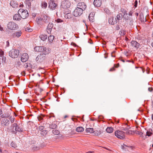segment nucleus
<instances>
[{
	"instance_id": "obj_1",
	"label": "nucleus",
	"mask_w": 153,
	"mask_h": 153,
	"mask_svg": "<svg viewBox=\"0 0 153 153\" xmlns=\"http://www.w3.org/2000/svg\"><path fill=\"white\" fill-rule=\"evenodd\" d=\"M49 19V17L48 16L44 14L41 16H39L37 18L36 21L38 24L42 25L45 23H47L48 22Z\"/></svg>"
},
{
	"instance_id": "obj_2",
	"label": "nucleus",
	"mask_w": 153,
	"mask_h": 153,
	"mask_svg": "<svg viewBox=\"0 0 153 153\" xmlns=\"http://www.w3.org/2000/svg\"><path fill=\"white\" fill-rule=\"evenodd\" d=\"M34 49L35 51L42 53L45 55L48 54L51 52L49 48L43 46L36 47Z\"/></svg>"
},
{
	"instance_id": "obj_3",
	"label": "nucleus",
	"mask_w": 153,
	"mask_h": 153,
	"mask_svg": "<svg viewBox=\"0 0 153 153\" xmlns=\"http://www.w3.org/2000/svg\"><path fill=\"white\" fill-rule=\"evenodd\" d=\"M132 13V11H130L128 14L127 13L124 14L123 16L124 19L125 20H127L128 23H129V25L131 26L133 25L134 22L133 19L131 17Z\"/></svg>"
},
{
	"instance_id": "obj_4",
	"label": "nucleus",
	"mask_w": 153,
	"mask_h": 153,
	"mask_svg": "<svg viewBox=\"0 0 153 153\" xmlns=\"http://www.w3.org/2000/svg\"><path fill=\"white\" fill-rule=\"evenodd\" d=\"M18 13L21 16V18L23 19L26 18L29 16V13L27 11L23 9H19L18 11Z\"/></svg>"
},
{
	"instance_id": "obj_5",
	"label": "nucleus",
	"mask_w": 153,
	"mask_h": 153,
	"mask_svg": "<svg viewBox=\"0 0 153 153\" xmlns=\"http://www.w3.org/2000/svg\"><path fill=\"white\" fill-rule=\"evenodd\" d=\"M7 28L11 30H16L19 28L18 25L13 22H10L7 24Z\"/></svg>"
},
{
	"instance_id": "obj_6",
	"label": "nucleus",
	"mask_w": 153,
	"mask_h": 153,
	"mask_svg": "<svg viewBox=\"0 0 153 153\" xmlns=\"http://www.w3.org/2000/svg\"><path fill=\"white\" fill-rule=\"evenodd\" d=\"M19 53V50L13 49L9 52V55L12 58H16L18 57Z\"/></svg>"
},
{
	"instance_id": "obj_7",
	"label": "nucleus",
	"mask_w": 153,
	"mask_h": 153,
	"mask_svg": "<svg viewBox=\"0 0 153 153\" xmlns=\"http://www.w3.org/2000/svg\"><path fill=\"white\" fill-rule=\"evenodd\" d=\"M115 135L117 138L121 139H124L125 137L124 132L121 131H116L115 132Z\"/></svg>"
},
{
	"instance_id": "obj_8",
	"label": "nucleus",
	"mask_w": 153,
	"mask_h": 153,
	"mask_svg": "<svg viewBox=\"0 0 153 153\" xmlns=\"http://www.w3.org/2000/svg\"><path fill=\"white\" fill-rule=\"evenodd\" d=\"M46 58L45 55L44 54H40L38 55L36 58V60L38 63L43 62Z\"/></svg>"
},
{
	"instance_id": "obj_9",
	"label": "nucleus",
	"mask_w": 153,
	"mask_h": 153,
	"mask_svg": "<svg viewBox=\"0 0 153 153\" xmlns=\"http://www.w3.org/2000/svg\"><path fill=\"white\" fill-rule=\"evenodd\" d=\"M83 12L82 10L76 7L73 13V14L75 17H77L81 16Z\"/></svg>"
},
{
	"instance_id": "obj_10",
	"label": "nucleus",
	"mask_w": 153,
	"mask_h": 153,
	"mask_svg": "<svg viewBox=\"0 0 153 153\" xmlns=\"http://www.w3.org/2000/svg\"><path fill=\"white\" fill-rule=\"evenodd\" d=\"M71 5V3L68 0H64L62 2L61 7L63 8H68L70 7Z\"/></svg>"
},
{
	"instance_id": "obj_11",
	"label": "nucleus",
	"mask_w": 153,
	"mask_h": 153,
	"mask_svg": "<svg viewBox=\"0 0 153 153\" xmlns=\"http://www.w3.org/2000/svg\"><path fill=\"white\" fill-rule=\"evenodd\" d=\"M76 7L82 10V11H83V10H84L86 9L87 6L85 3L81 2L78 4Z\"/></svg>"
},
{
	"instance_id": "obj_12",
	"label": "nucleus",
	"mask_w": 153,
	"mask_h": 153,
	"mask_svg": "<svg viewBox=\"0 0 153 153\" xmlns=\"http://www.w3.org/2000/svg\"><path fill=\"white\" fill-rule=\"evenodd\" d=\"M131 44L132 47L135 49H137L140 46V44L135 41H132Z\"/></svg>"
},
{
	"instance_id": "obj_13",
	"label": "nucleus",
	"mask_w": 153,
	"mask_h": 153,
	"mask_svg": "<svg viewBox=\"0 0 153 153\" xmlns=\"http://www.w3.org/2000/svg\"><path fill=\"white\" fill-rule=\"evenodd\" d=\"M29 58V56L26 53H24L21 56V61L23 62H26Z\"/></svg>"
},
{
	"instance_id": "obj_14",
	"label": "nucleus",
	"mask_w": 153,
	"mask_h": 153,
	"mask_svg": "<svg viewBox=\"0 0 153 153\" xmlns=\"http://www.w3.org/2000/svg\"><path fill=\"white\" fill-rule=\"evenodd\" d=\"M57 4L54 2L53 1H51L50 2L49 5V7L52 10H55L57 7Z\"/></svg>"
},
{
	"instance_id": "obj_15",
	"label": "nucleus",
	"mask_w": 153,
	"mask_h": 153,
	"mask_svg": "<svg viewBox=\"0 0 153 153\" xmlns=\"http://www.w3.org/2000/svg\"><path fill=\"white\" fill-rule=\"evenodd\" d=\"M13 128H15V130L16 131L20 132L22 131V129L16 123H14L13 125Z\"/></svg>"
},
{
	"instance_id": "obj_16",
	"label": "nucleus",
	"mask_w": 153,
	"mask_h": 153,
	"mask_svg": "<svg viewBox=\"0 0 153 153\" xmlns=\"http://www.w3.org/2000/svg\"><path fill=\"white\" fill-rule=\"evenodd\" d=\"M102 4L101 0H94V4L95 6L99 7L101 6Z\"/></svg>"
},
{
	"instance_id": "obj_17",
	"label": "nucleus",
	"mask_w": 153,
	"mask_h": 153,
	"mask_svg": "<svg viewBox=\"0 0 153 153\" xmlns=\"http://www.w3.org/2000/svg\"><path fill=\"white\" fill-rule=\"evenodd\" d=\"M1 122L2 124L5 126L8 125L9 123L8 120L6 118H3Z\"/></svg>"
},
{
	"instance_id": "obj_18",
	"label": "nucleus",
	"mask_w": 153,
	"mask_h": 153,
	"mask_svg": "<svg viewBox=\"0 0 153 153\" xmlns=\"http://www.w3.org/2000/svg\"><path fill=\"white\" fill-rule=\"evenodd\" d=\"M94 12L91 13L88 16V19L91 22H93L94 20Z\"/></svg>"
},
{
	"instance_id": "obj_19",
	"label": "nucleus",
	"mask_w": 153,
	"mask_h": 153,
	"mask_svg": "<svg viewBox=\"0 0 153 153\" xmlns=\"http://www.w3.org/2000/svg\"><path fill=\"white\" fill-rule=\"evenodd\" d=\"M21 32L20 31L13 33L12 34V36L13 37H17L19 38L21 36Z\"/></svg>"
},
{
	"instance_id": "obj_20",
	"label": "nucleus",
	"mask_w": 153,
	"mask_h": 153,
	"mask_svg": "<svg viewBox=\"0 0 153 153\" xmlns=\"http://www.w3.org/2000/svg\"><path fill=\"white\" fill-rule=\"evenodd\" d=\"M21 16L18 13V14H15L13 17V19L16 21H19L21 20Z\"/></svg>"
},
{
	"instance_id": "obj_21",
	"label": "nucleus",
	"mask_w": 153,
	"mask_h": 153,
	"mask_svg": "<svg viewBox=\"0 0 153 153\" xmlns=\"http://www.w3.org/2000/svg\"><path fill=\"white\" fill-rule=\"evenodd\" d=\"M108 22L110 24L113 25L116 23L117 22V21L115 19H114V18L112 17L110 19H109L108 20Z\"/></svg>"
},
{
	"instance_id": "obj_22",
	"label": "nucleus",
	"mask_w": 153,
	"mask_h": 153,
	"mask_svg": "<svg viewBox=\"0 0 153 153\" xmlns=\"http://www.w3.org/2000/svg\"><path fill=\"white\" fill-rule=\"evenodd\" d=\"M34 0H25V3L28 5L29 7H30L31 5V3H32L33 1H34Z\"/></svg>"
},
{
	"instance_id": "obj_23",
	"label": "nucleus",
	"mask_w": 153,
	"mask_h": 153,
	"mask_svg": "<svg viewBox=\"0 0 153 153\" xmlns=\"http://www.w3.org/2000/svg\"><path fill=\"white\" fill-rule=\"evenodd\" d=\"M39 37L42 40L44 41L47 39V36L45 34H42Z\"/></svg>"
},
{
	"instance_id": "obj_24",
	"label": "nucleus",
	"mask_w": 153,
	"mask_h": 153,
	"mask_svg": "<svg viewBox=\"0 0 153 153\" xmlns=\"http://www.w3.org/2000/svg\"><path fill=\"white\" fill-rule=\"evenodd\" d=\"M24 67L25 68L29 69L31 68L32 65L29 63H26L25 64Z\"/></svg>"
},
{
	"instance_id": "obj_25",
	"label": "nucleus",
	"mask_w": 153,
	"mask_h": 153,
	"mask_svg": "<svg viewBox=\"0 0 153 153\" xmlns=\"http://www.w3.org/2000/svg\"><path fill=\"white\" fill-rule=\"evenodd\" d=\"M106 131L108 133H111L113 132L114 129L111 127H108L106 129Z\"/></svg>"
},
{
	"instance_id": "obj_26",
	"label": "nucleus",
	"mask_w": 153,
	"mask_h": 153,
	"mask_svg": "<svg viewBox=\"0 0 153 153\" xmlns=\"http://www.w3.org/2000/svg\"><path fill=\"white\" fill-rule=\"evenodd\" d=\"M54 37L52 35H50L48 38V40L49 42L52 43L54 39Z\"/></svg>"
},
{
	"instance_id": "obj_27",
	"label": "nucleus",
	"mask_w": 153,
	"mask_h": 153,
	"mask_svg": "<svg viewBox=\"0 0 153 153\" xmlns=\"http://www.w3.org/2000/svg\"><path fill=\"white\" fill-rule=\"evenodd\" d=\"M84 130V128L82 127H79L76 129V131L78 132H82Z\"/></svg>"
},
{
	"instance_id": "obj_28",
	"label": "nucleus",
	"mask_w": 153,
	"mask_h": 153,
	"mask_svg": "<svg viewBox=\"0 0 153 153\" xmlns=\"http://www.w3.org/2000/svg\"><path fill=\"white\" fill-rule=\"evenodd\" d=\"M86 131L87 132L92 133L94 132L93 129L92 128H86Z\"/></svg>"
},
{
	"instance_id": "obj_29",
	"label": "nucleus",
	"mask_w": 153,
	"mask_h": 153,
	"mask_svg": "<svg viewBox=\"0 0 153 153\" xmlns=\"http://www.w3.org/2000/svg\"><path fill=\"white\" fill-rule=\"evenodd\" d=\"M123 16L122 14L119 13L117 16V18L118 20H120L122 19Z\"/></svg>"
},
{
	"instance_id": "obj_30",
	"label": "nucleus",
	"mask_w": 153,
	"mask_h": 153,
	"mask_svg": "<svg viewBox=\"0 0 153 153\" xmlns=\"http://www.w3.org/2000/svg\"><path fill=\"white\" fill-rule=\"evenodd\" d=\"M129 127H127V128H125L124 129V130L125 131L126 130V134H131L132 131H131L129 130Z\"/></svg>"
},
{
	"instance_id": "obj_31",
	"label": "nucleus",
	"mask_w": 153,
	"mask_h": 153,
	"mask_svg": "<svg viewBox=\"0 0 153 153\" xmlns=\"http://www.w3.org/2000/svg\"><path fill=\"white\" fill-rule=\"evenodd\" d=\"M10 5L13 7L16 8L17 7L18 4H15L14 1H11L10 2Z\"/></svg>"
},
{
	"instance_id": "obj_32",
	"label": "nucleus",
	"mask_w": 153,
	"mask_h": 153,
	"mask_svg": "<svg viewBox=\"0 0 153 153\" xmlns=\"http://www.w3.org/2000/svg\"><path fill=\"white\" fill-rule=\"evenodd\" d=\"M47 4L46 2L42 1L41 3V7L42 8L45 9L47 7Z\"/></svg>"
},
{
	"instance_id": "obj_33",
	"label": "nucleus",
	"mask_w": 153,
	"mask_h": 153,
	"mask_svg": "<svg viewBox=\"0 0 153 153\" xmlns=\"http://www.w3.org/2000/svg\"><path fill=\"white\" fill-rule=\"evenodd\" d=\"M45 117V115L41 114V115L38 117V120L39 121H41L43 120V117Z\"/></svg>"
},
{
	"instance_id": "obj_34",
	"label": "nucleus",
	"mask_w": 153,
	"mask_h": 153,
	"mask_svg": "<svg viewBox=\"0 0 153 153\" xmlns=\"http://www.w3.org/2000/svg\"><path fill=\"white\" fill-rule=\"evenodd\" d=\"M57 127V125L54 123H53L50 125V128L52 129H55Z\"/></svg>"
},
{
	"instance_id": "obj_35",
	"label": "nucleus",
	"mask_w": 153,
	"mask_h": 153,
	"mask_svg": "<svg viewBox=\"0 0 153 153\" xmlns=\"http://www.w3.org/2000/svg\"><path fill=\"white\" fill-rule=\"evenodd\" d=\"M52 132L53 134L55 135H58L59 133V131L56 129L53 130Z\"/></svg>"
},
{
	"instance_id": "obj_36",
	"label": "nucleus",
	"mask_w": 153,
	"mask_h": 153,
	"mask_svg": "<svg viewBox=\"0 0 153 153\" xmlns=\"http://www.w3.org/2000/svg\"><path fill=\"white\" fill-rule=\"evenodd\" d=\"M40 148L39 147L35 146H34L32 148V150L34 151L38 150Z\"/></svg>"
},
{
	"instance_id": "obj_37",
	"label": "nucleus",
	"mask_w": 153,
	"mask_h": 153,
	"mask_svg": "<svg viewBox=\"0 0 153 153\" xmlns=\"http://www.w3.org/2000/svg\"><path fill=\"white\" fill-rule=\"evenodd\" d=\"M53 24L52 23H50L48 25L47 28L51 29L53 27Z\"/></svg>"
},
{
	"instance_id": "obj_38",
	"label": "nucleus",
	"mask_w": 153,
	"mask_h": 153,
	"mask_svg": "<svg viewBox=\"0 0 153 153\" xmlns=\"http://www.w3.org/2000/svg\"><path fill=\"white\" fill-rule=\"evenodd\" d=\"M48 132L46 130H42V131L40 133L41 134L45 136V135H46L47 134V133Z\"/></svg>"
},
{
	"instance_id": "obj_39",
	"label": "nucleus",
	"mask_w": 153,
	"mask_h": 153,
	"mask_svg": "<svg viewBox=\"0 0 153 153\" xmlns=\"http://www.w3.org/2000/svg\"><path fill=\"white\" fill-rule=\"evenodd\" d=\"M120 11L124 14H126V13H127L126 10L123 8L121 9Z\"/></svg>"
},
{
	"instance_id": "obj_40",
	"label": "nucleus",
	"mask_w": 153,
	"mask_h": 153,
	"mask_svg": "<svg viewBox=\"0 0 153 153\" xmlns=\"http://www.w3.org/2000/svg\"><path fill=\"white\" fill-rule=\"evenodd\" d=\"M11 146L14 148H16L17 146L13 142H12L11 143Z\"/></svg>"
},
{
	"instance_id": "obj_41",
	"label": "nucleus",
	"mask_w": 153,
	"mask_h": 153,
	"mask_svg": "<svg viewBox=\"0 0 153 153\" xmlns=\"http://www.w3.org/2000/svg\"><path fill=\"white\" fill-rule=\"evenodd\" d=\"M4 54V52L1 49H0V56L1 57L3 56Z\"/></svg>"
},
{
	"instance_id": "obj_42",
	"label": "nucleus",
	"mask_w": 153,
	"mask_h": 153,
	"mask_svg": "<svg viewBox=\"0 0 153 153\" xmlns=\"http://www.w3.org/2000/svg\"><path fill=\"white\" fill-rule=\"evenodd\" d=\"M152 134V132L150 131H147L146 132V135L148 136H150Z\"/></svg>"
},
{
	"instance_id": "obj_43",
	"label": "nucleus",
	"mask_w": 153,
	"mask_h": 153,
	"mask_svg": "<svg viewBox=\"0 0 153 153\" xmlns=\"http://www.w3.org/2000/svg\"><path fill=\"white\" fill-rule=\"evenodd\" d=\"M55 21L56 22H57L58 23L61 22H62L63 21L61 19H56Z\"/></svg>"
},
{
	"instance_id": "obj_44",
	"label": "nucleus",
	"mask_w": 153,
	"mask_h": 153,
	"mask_svg": "<svg viewBox=\"0 0 153 153\" xmlns=\"http://www.w3.org/2000/svg\"><path fill=\"white\" fill-rule=\"evenodd\" d=\"M121 35L122 36H124L126 34V32L123 30H122L121 31Z\"/></svg>"
},
{
	"instance_id": "obj_45",
	"label": "nucleus",
	"mask_w": 153,
	"mask_h": 153,
	"mask_svg": "<svg viewBox=\"0 0 153 153\" xmlns=\"http://www.w3.org/2000/svg\"><path fill=\"white\" fill-rule=\"evenodd\" d=\"M25 30L28 32H31L32 30L31 29L26 28L25 29Z\"/></svg>"
},
{
	"instance_id": "obj_46",
	"label": "nucleus",
	"mask_w": 153,
	"mask_h": 153,
	"mask_svg": "<svg viewBox=\"0 0 153 153\" xmlns=\"http://www.w3.org/2000/svg\"><path fill=\"white\" fill-rule=\"evenodd\" d=\"M52 29L47 28V31L48 33H51Z\"/></svg>"
},
{
	"instance_id": "obj_47",
	"label": "nucleus",
	"mask_w": 153,
	"mask_h": 153,
	"mask_svg": "<svg viewBox=\"0 0 153 153\" xmlns=\"http://www.w3.org/2000/svg\"><path fill=\"white\" fill-rule=\"evenodd\" d=\"M1 57H2V62H5L6 61V58L5 57H4V56H2Z\"/></svg>"
},
{
	"instance_id": "obj_48",
	"label": "nucleus",
	"mask_w": 153,
	"mask_h": 153,
	"mask_svg": "<svg viewBox=\"0 0 153 153\" xmlns=\"http://www.w3.org/2000/svg\"><path fill=\"white\" fill-rule=\"evenodd\" d=\"M10 120L11 123H13L14 121V118L11 117L10 118Z\"/></svg>"
},
{
	"instance_id": "obj_49",
	"label": "nucleus",
	"mask_w": 153,
	"mask_h": 153,
	"mask_svg": "<svg viewBox=\"0 0 153 153\" xmlns=\"http://www.w3.org/2000/svg\"><path fill=\"white\" fill-rule=\"evenodd\" d=\"M115 53V51H113V52H112V53H111V55L112 57H115V55L114 54Z\"/></svg>"
},
{
	"instance_id": "obj_50",
	"label": "nucleus",
	"mask_w": 153,
	"mask_h": 153,
	"mask_svg": "<svg viewBox=\"0 0 153 153\" xmlns=\"http://www.w3.org/2000/svg\"><path fill=\"white\" fill-rule=\"evenodd\" d=\"M104 10L107 13H108L109 12V10L107 9L106 8H105L104 9Z\"/></svg>"
},
{
	"instance_id": "obj_51",
	"label": "nucleus",
	"mask_w": 153,
	"mask_h": 153,
	"mask_svg": "<svg viewBox=\"0 0 153 153\" xmlns=\"http://www.w3.org/2000/svg\"><path fill=\"white\" fill-rule=\"evenodd\" d=\"M137 132H138V133H137L139 135H140V136H143V134L142 132H139V131H137Z\"/></svg>"
},
{
	"instance_id": "obj_52",
	"label": "nucleus",
	"mask_w": 153,
	"mask_h": 153,
	"mask_svg": "<svg viewBox=\"0 0 153 153\" xmlns=\"http://www.w3.org/2000/svg\"><path fill=\"white\" fill-rule=\"evenodd\" d=\"M137 0H136L134 2V6L135 7H137Z\"/></svg>"
},
{
	"instance_id": "obj_53",
	"label": "nucleus",
	"mask_w": 153,
	"mask_h": 153,
	"mask_svg": "<svg viewBox=\"0 0 153 153\" xmlns=\"http://www.w3.org/2000/svg\"><path fill=\"white\" fill-rule=\"evenodd\" d=\"M6 43L7 47H8L9 46V42L8 41H6Z\"/></svg>"
},
{
	"instance_id": "obj_54",
	"label": "nucleus",
	"mask_w": 153,
	"mask_h": 153,
	"mask_svg": "<svg viewBox=\"0 0 153 153\" xmlns=\"http://www.w3.org/2000/svg\"><path fill=\"white\" fill-rule=\"evenodd\" d=\"M115 70V68H112L110 69L109 70V71H114Z\"/></svg>"
},
{
	"instance_id": "obj_55",
	"label": "nucleus",
	"mask_w": 153,
	"mask_h": 153,
	"mask_svg": "<svg viewBox=\"0 0 153 153\" xmlns=\"http://www.w3.org/2000/svg\"><path fill=\"white\" fill-rule=\"evenodd\" d=\"M100 134V132H98V133H96V132L95 133V135H96V136H98V135H99Z\"/></svg>"
},
{
	"instance_id": "obj_56",
	"label": "nucleus",
	"mask_w": 153,
	"mask_h": 153,
	"mask_svg": "<svg viewBox=\"0 0 153 153\" xmlns=\"http://www.w3.org/2000/svg\"><path fill=\"white\" fill-rule=\"evenodd\" d=\"M127 62H132L133 63H134V61L132 60H127L126 61Z\"/></svg>"
},
{
	"instance_id": "obj_57",
	"label": "nucleus",
	"mask_w": 153,
	"mask_h": 153,
	"mask_svg": "<svg viewBox=\"0 0 153 153\" xmlns=\"http://www.w3.org/2000/svg\"><path fill=\"white\" fill-rule=\"evenodd\" d=\"M148 90L149 91H152V88H149Z\"/></svg>"
},
{
	"instance_id": "obj_58",
	"label": "nucleus",
	"mask_w": 153,
	"mask_h": 153,
	"mask_svg": "<svg viewBox=\"0 0 153 153\" xmlns=\"http://www.w3.org/2000/svg\"><path fill=\"white\" fill-rule=\"evenodd\" d=\"M116 28L117 30H119L120 28L119 26L118 25V26H117L116 27Z\"/></svg>"
},
{
	"instance_id": "obj_59",
	"label": "nucleus",
	"mask_w": 153,
	"mask_h": 153,
	"mask_svg": "<svg viewBox=\"0 0 153 153\" xmlns=\"http://www.w3.org/2000/svg\"><path fill=\"white\" fill-rule=\"evenodd\" d=\"M44 128V127L43 126H41L39 127L40 129L42 130Z\"/></svg>"
},
{
	"instance_id": "obj_60",
	"label": "nucleus",
	"mask_w": 153,
	"mask_h": 153,
	"mask_svg": "<svg viewBox=\"0 0 153 153\" xmlns=\"http://www.w3.org/2000/svg\"><path fill=\"white\" fill-rule=\"evenodd\" d=\"M119 64L117 65L116 66H115V65H114V66L116 68H118L119 66Z\"/></svg>"
},
{
	"instance_id": "obj_61",
	"label": "nucleus",
	"mask_w": 153,
	"mask_h": 153,
	"mask_svg": "<svg viewBox=\"0 0 153 153\" xmlns=\"http://www.w3.org/2000/svg\"><path fill=\"white\" fill-rule=\"evenodd\" d=\"M22 74L23 76H25V73L24 72H23L22 73Z\"/></svg>"
},
{
	"instance_id": "obj_62",
	"label": "nucleus",
	"mask_w": 153,
	"mask_h": 153,
	"mask_svg": "<svg viewBox=\"0 0 153 153\" xmlns=\"http://www.w3.org/2000/svg\"><path fill=\"white\" fill-rule=\"evenodd\" d=\"M76 2H79L81 0H74Z\"/></svg>"
},
{
	"instance_id": "obj_63",
	"label": "nucleus",
	"mask_w": 153,
	"mask_h": 153,
	"mask_svg": "<svg viewBox=\"0 0 153 153\" xmlns=\"http://www.w3.org/2000/svg\"><path fill=\"white\" fill-rule=\"evenodd\" d=\"M140 68L142 70V71H143V73H144V72L145 70L143 69L142 68L140 67Z\"/></svg>"
},
{
	"instance_id": "obj_64",
	"label": "nucleus",
	"mask_w": 153,
	"mask_h": 153,
	"mask_svg": "<svg viewBox=\"0 0 153 153\" xmlns=\"http://www.w3.org/2000/svg\"><path fill=\"white\" fill-rule=\"evenodd\" d=\"M87 153H94L93 152H88Z\"/></svg>"
}]
</instances>
